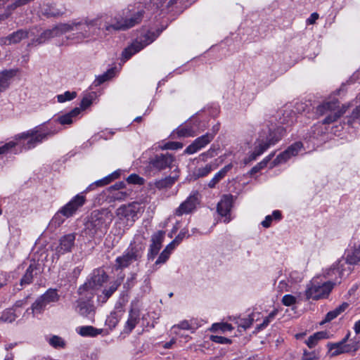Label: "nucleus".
Returning a JSON list of instances; mask_svg holds the SVG:
<instances>
[{
  "label": "nucleus",
  "mask_w": 360,
  "mask_h": 360,
  "mask_svg": "<svg viewBox=\"0 0 360 360\" xmlns=\"http://www.w3.org/2000/svg\"><path fill=\"white\" fill-rule=\"evenodd\" d=\"M99 19L86 18L82 20L74 19L67 22L58 23L51 29L44 30L39 37H33L31 43L41 44L47 40L70 33L68 39L78 43L98 33Z\"/></svg>",
  "instance_id": "nucleus-1"
},
{
  "label": "nucleus",
  "mask_w": 360,
  "mask_h": 360,
  "mask_svg": "<svg viewBox=\"0 0 360 360\" xmlns=\"http://www.w3.org/2000/svg\"><path fill=\"white\" fill-rule=\"evenodd\" d=\"M284 132V128L280 126H266L265 128L262 129L258 139L255 143L253 151L251 152L248 158L244 160L245 163L248 164L255 160L257 157L261 155L269 147L275 145L282 138Z\"/></svg>",
  "instance_id": "nucleus-2"
},
{
  "label": "nucleus",
  "mask_w": 360,
  "mask_h": 360,
  "mask_svg": "<svg viewBox=\"0 0 360 360\" xmlns=\"http://www.w3.org/2000/svg\"><path fill=\"white\" fill-rule=\"evenodd\" d=\"M60 129L53 123H44L33 129L23 132L22 136H27L28 141L26 142L27 148H33L43 141L47 140L60 131Z\"/></svg>",
  "instance_id": "nucleus-3"
},
{
  "label": "nucleus",
  "mask_w": 360,
  "mask_h": 360,
  "mask_svg": "<svg viewBox=\"0 0 360 360\" xmlns=\"http://www.w3.org/2000/svg\"><path fill=\"white\" fill-rule=\"evenodd\" d=\"M144 239L138 236L131 243L128 248L115 259L116 269L127 268L133 263L137 262L141 257L145 249Z\"/></svg>",
  "instance_id": "nucleus-4"
},
{
  "label": "nucleus",
  "mask_w": 360,
  "mask_h": 360,
  "mask_svg": "<svg viewBox=\"0 0 360 360\" xmlns=\"http://www.w3.org/2000/svg\"><path fill=\"white\" fill-rule=\"evenodd\" d=\"M111 216L108 213L94 212L85 224V232L90 237L103 236L110 224Z\"/></svg>",
  "instance_id": "nucleus-5"
},
{
  "label": "nucleus",
  "mask_w": 360,
  "mask_h": 360,
  "mask_svg": "<svg viewBox=\"0 0 360 360\" xmlns=\"http://www.w3.org/2000/svg\"><path fill=\"white\" fill-rule=\"evenodd\" d=\"M141 209V205L136 202L121 205L116 210V224L123 230L131 226L136 220L137 214Z\"/></svg>",
  "instance_id": "nucleus-6"
},
{
  "label": "nucleus",
  "mask_w": 360,
  "mask_h": 360,
  "mask_svg": "<svg viewBox=\"0 0 360 360\" xmlns=\"http://www.w3.org/2000/svg\"><path fill=\"white\" fill-rule=\"evenodd\" d=\"M107 279L108 276L103 271H94L90 279L79 288V294L82 295L83 297L93 298Z\"/></svg>",
  "instance_id": "nucleus-7"
},
{
  "label": "nucleus",
  "mask_w": 360,
  "mask_h": 360,
  "mask_svg": "<svg viewBox=\"0 0 360 360\" xmlns=\"http://www.w3.org/2000/svg\"><path fill=\"white\" fill-rule=\"evenodd\" d=\"M352 272L350 266L344 264L343 258L338 259L330 267L323 271V276L328 279L326 282H331L333 287L341 283L343 277L348 276Z\"/></svg>",
  "instance_id": "nucleus-8"
},
{
  "label": "nucleus",
  "mask_w": 360,
  "mask_h": 360,
  "mask_svg": "<svg viewBox=\"0 0 360 360\" xmlns=\"http://www.w3.org/2000/svg\"><path fill=\"white\" fill-rule=\"evenodd\" d=\"M319 278H314L308 284L305 291V295L307 300H319L327 297L333 288L331 282L319 281Z\"/></svg>",
  "instance_id": "nucleus-9"
},
{
  "label": "nucleus",
  "mask_w": 360,
  "mask_h": 360,
  "mask_svg": "<svg viewBox=\"0 0 360 360\" xmlns=\"http://www.w3.org/2000/svg\"><path fill=\"white\" fill-rule=\"evenodd\" d=\"M206 128L205 123H202L197 117H193L176 129L173 131V136L176 137H193L202 132Z\"/></svg>",
  "instance_id": "nucleus-10"
},
{
  "label": "nucleus",
  "mask_w": 360,
  "mask_h": 360,
  "mask_svg": "<svg viewBox=\"0 0 360 360\" xmlns=\"http://www.w3.org/2000/svg\"><path fill=\"white\" fill-rule=\"evenodd\" d=\"M346 112L345 106L340 108L337 100L324 102L317 108V112L321 115H326L323 124H330L336 121Z\"/></svg>",
  "instance_id": "nucleus-11"
},
{
  "label": "nucleus",
  "mask_w": 360,
  "mask_h": 360,
  "mask_svg": "<svg viewBox=\"0 0 360 360\" xmlns=\"http://www.w3.org/2000/svg\"><path fill=\"white\" fill-rule=\"evenodd\" d=\"M99 19L98 30H103L107 33L113 31L124 30V16L118 13L115 15H101L96 17Z\"/></svg>",
  "instance_id": "nucleus-12"
},
{
  "label": "nucleus",
  "mask_w": 360,
  "mask_h": 360,
  "mask_svg": "<svg viewBox=\"0 0 360 360\" xmlns=\"http://www.w3.org/2000/svg\"><path fill=\"white\" fill-rule=\"evenodd\" d=\"M23 132L15 136L13 139L2 146H0V155L8 153H18L22 150H30L26 148V142L28 141L27 136H22Z\"/></svg>",
  "instance_id": "nucleus-13"
},
{
  "label": "nucleus",
  "mask_w": 360,
  "mask_h": 360,
  "mask_svg": "<svg viewBox=\"0 0 360 360\" xmlns=\"http://www.w3.org/2000/svg\"><path fill=\"white\" fill-rule=\"evenodd\" d=\"M356 339H342L341 341L328 344V351L330 356H336L344 352H350L357 349Z\"/></svg>",
  "instance_id": "nucleus-14"
},
{
  "label": "nucleus",
  "mask_w": 360,
  "mask_h": 360,
  "mask_svg": "<svg viewBox=\"0 0 360 360\" xmlns=\"http://www.w3.org/2000/svg\"><path fill=\"white\" fill-rule=\"evenodd\" d=\"M200 194L197 191L192 192L190 195L176 209L175 214L177 216H182L183 214L191 213L196 209L197 206L200 204Z\"/></svg>",
  "instance_id": "nucleus-15"
},
{
  "label": "nucleus",
  "mask_w": 360,
  "mask_h": 360,
  "mask_svg": "<svg viewBox=\"0 0 360 360\" xmlns=\"http://www.w3.org/2000/svg\"><path fill=\"white\" fill-rule=\"evenodd\" d=\"M174 162V158L169 153L157 155L154 158L151 159L148 164L150 173L155 174L161 170L169 167Z\"/></svg>",
  "instance_id": "nucleus-16"
},
{
  "label": "nucleus",
  "mask_w": 360,
  "mask_h": 360,
  "mask_svg": "<svg viewBox=\"0 0 360 360\" xmlns=\"http://www.w3.org/2000/svg\"><path fill=\"white\" fill-rule=\"evenodd\" d=\"M66 12V8L62 4H58L53 1H44L39 6V13L48 18L49 17H60L64 15Z\"/></svg>",
  "instance_id": "nucleus-17"
},
{
  "label": "nucleus",
  "mask_w": 360,
  "mask_h": 360,
  "mask_svg": "<svg viewBox=\"0 0 360 360\" xmlns=\"http://www.w3.org/2000/svg\"><path fill=\"white\" fill-rule=\"evenodd\" d=\"M36 34V28H32L29 30H18L9 34L7 37L0 38V45L8 46L20 42L23 39L34 37Z\"/></svg>",
  "instance_id": "nucleus-18"
},
{
  "label": "nucleus",
  "mask_w": 360,
  "mask_h": 360,
  "mask_svg": "<svg viewBox=\"0 0 360 360\" xmlns=\"http://www.w3.org/2000/svg\"><path fill=\"white\" fill-rule=\"evenodd\" d=\"M303 145L301 142H295L290 146L285 151L280 153L271 163V166L283 164L286 162L291 158L297 155L300 153L302 152Z\"/></svg>",
  "instance_id": "nucleus-19"
},
{
  "label": "nucleus",
  "mask_w": 360,
  "mask_h": 360,
  "mask_svg": "<svg viewBox=\"0 0 360 360\" xmlns=\"http://www.w3.org/2000/svg\"><path fill=\"white\" fill-rule=\"evenodd\" d=\"M214 138V133L207 132L195 139L184 150L185 154L192 155L206 147Z\"/></svg>",
  "instance_id": "nucleus-20"
},
{
  "label": "nucleus",
  "mask_w": 360,
  "mask_h": 360,
  "mask_svg": "<svg viewBox=\"0 0 360 360\" xmlns=\"http://www.w3.org/2000/svg\"><path fill=\"white\" fill-rule=\"evenodd\" d=\"M27 304V298L18 300L12 308L0 314V321L11 323L21 314V308Z\"/></svg>",
  "instance_id": "nucleus-21"
},
{
  "label": "nucleus",
  "mask_w": 360,
  "mask_h": 360,
  "mask_svg": "<svg viewBox=\"0 0 360 360\" xmlns=\"http://www.w3.org/2000/svg\"><path fill=\"white\" fill-rule=\"evenodd\" d=\"M233 205V197L230 195H224L217 204V212L223 217L224 223L231 221L230 211Z\"/></svg>",
  "instance_id": "nucleus-22"
},
{
  "label": "nucleus",
  "mask_w": 360,
  "mask_h": 360,
  "mask_svg": "<svg viewBox=\"0 0 360 360\" xmlns=\"http://www.w3.org/2000/svg\"><path fill=\"white\" fill-rule=\"evenodd\" d=\"M165 238V232L159 231L151 236V244L148 253V259H154L162 248Z\"/></svg>",
  "instance_id": "nucleus-23"
},
{
  "label": "nucleus",
  "mask_w": 360,
  "mask_h": 360,
  "mask_svg": "<svg viewBox=\"0 0 360 360\" xmlns=\"http://www.w3.org/2000/svg\"><path fill=\"white\" fill-rule=\"evenodd\" d=\"M76 235L68 233L62 236L59 240V244L56 248V253L59 255L70 252L75 245Z\"/></svg>",
  "instance_id": "nucleus-24"
},
{
  "label": "nucleus",
  "mask_w": 360,
  "mask_h": 360,
  "mask_svg": "<svg viewBox=\"0 0 360 360\" xmlns=\"http://www.w3.org/2000/svg\"><path fill=\"white\" fill-rule=\"evenodd\" d=\"M143 12L142 10L131 12L129 9L124 11L122 15L124 16V30L129 29L139 24L143 18Z\"/></svg>",
  "instance_id": "nucleus-25"
},
{
  "label": "nucleus",
  "mask_w": 360,
  "mask_h": 360,
  "mask_svg": "<svg viewBox=\"0 0 360 360\" xmlns=\"http://www.w3.org/2000/svg\"><path fill=\"white\" fill-rule=\"evenodd\" d=\"M186 331H191V333H193L195 328L192 326L191 321L183 320L171 328L169 335L183 337L185 335Z\"/></svg>",
  "instance_id": "nucleus-26"
},
{
  "label": "nucleus",
  "mask_w": 360,
  "mask_h": 360,
  "mask_svg": "<svg viewBox=\"0 0 360 360\" xmlns=\"http://www.w3.org/2000/svg\"><path fill=\"white\" fill-rule=\"evenodd\" d=\"M79 296L77 307L78 312L84 316H91L94 311V307L90 302L92 298L83 297L82 295Z\"/></svg>",
  "instance_id": "nucleus-27"
},
{
  "label": "nucleus",
  "mask_w": 360,
  "mask_h": 360,
  "mask_svg": "<svg viewBox=\"0 0 360 360\" xmlns=\"http://www.w3.org/2000/svg\"><path fill=\"white\" fill-rule=\"evenodd\" d=\"M80 113L81 109L79 108H75L67 113L58 115L54 122L59 123L61 125H71L77 120Z\"/></svg>",
  "instance_id": "nucleus-28"
},
{
  "label": "nucleus",
  "mask_w": 360,
  "mask_h": 360,
  "mask_svg": "<svg viewBox=\"0 0 360 360\" xmlns=\"http://www.w3.org/2000/svg\"><path fill=\"white\" fill-rule=\"evenodd\" d=\"M344 264L347 266L350 265L360 264V245L351 248L345 252Z\"/></svg>",
  "instance_id": "nucleus-29"
},
{
  "label": "nucleus",
  "mask_w": 360,
  "mask_h": 360,
  "mask_svg": "<svg viewBox=\"0 0 360 360\" xmlns=\"http://www.w3.org/2000/svg\"><path fill=\"white\" fill-rule=\"evenodd\" d=\"M77 335L80 336L95 337L98 335H107L103 329H97L91 326H78L75 328Z\"/></svg>",
  "instance_id": "nucleus-30"
},
{
  "label": "nucleus",
  "mask_w": 360,
  "mask_h": 360,
  "mask_svg": "<svg viewBox=\"0 0 360 360\" xmlns=\"http://www.w3.org/2000/svg\"><path fill=\"white\" fill-rule=\"evenodd\" d=\"M15 75V70H5L0 72V93L8 88L11 80Z\"/></svg>",
  "instance_id": "nucleus-31"
},
{
  "label": "nucleus",
  "mask_w": 360,
  "mask_h": 360,
  "mask_svg": "<svg viewBox=\"0 0 360 360\" xmlns=\"http://www.w3.org/2000/svg\"><path fill=\"white\" fill-rule=\"evenodd\" d=\"M139 321V312L136 310L131 309L129 311V317L124 325V333L128 335L136 326Z\"/></svg>",
  "instance_id": "nucleus-32"
},
{
  "label": "nucleus",
  "mask_w": 360,
  "mask_h": 360,
  "mask_svg": "<svg viewBox=\"0 0 360 360\" xmlns=\"http://www.w3.org/2000/svg\"><path fill=\"white\" fill-rule=\"evenodd\" d=\"M143 49V46H141V42H139L138 40H136L123 51L122 54V60L124 61L129 60L133 55Z\"/></svg>",
  "instance_id": "nucleus-33"
},
{
  "label": "nucleus",
  "mask_w": 360,
  "mask_h": 360,
  "mask_svg": "<svg viewBox=\"0 0 360 360\" xmlns=\"http://www.w3.org/2000/svg\"><path fill=\"white\" fill-rule=\"evenodd\" d=\"M119 174H120V172L115 171V172H112V174L105 176L104 178H103L100 180H98V181L94 182L93 184H90L88 186V188L86 189L85 191L86 192V191H91V190L94 189V188L96 186H103L105 185H107V184H110L114 179H117L119 176Z\"/></svg>",
  "instance_id": "nucleus-34"
},
{
  "label": "nucleus",
  "mask_w": 360,
  "mask_h": 360,
  "mask_svg": "<svg viewBox=\"0 0 360 360\" xmlns=\"http://www.w3.org/2000/svg\"><path fill=\"white\" fill-rule=\"evenodd\" d=\"M233 329V327L226 322H218L213 323L211 327L208 329L210 332L222 335L226 332H231Z\"/></svg>",
  "instance_id": "nucleus-35"
},
{
  "label": "nucleus",
  "mask_w": 360,
  "mask_h": 360,
  "mask_svg": "<svg viewBox=\"0 0 360 360\" xmlns=\"http://www.w3.org/2000/svg\"><path fill=\"white\" fill-rule=\"evenodd\" d=\"M177 178V175L173 176H167L162 179L155 181L153 184L150 183L149 186L152 188V186H154L159 190L170 188L175 183Z\"/></svg>",
  "instance_id": "nucleus-36"
},
{
  "label": "nucleus",
  "mask_w": 360,
  "mask_h": 360,
  "mask_svg": "<svg viewBox=\"0 0 360 360\" xmlns=\"http://www.w3.org/2000/svg\"><path fill=\"white\" fill-rule=\"evenodd\" d=\"M46 305L44 302L41 300L40 297H38L35 302L32 304L30 309H27L25 312L23 316H26V315L32 313L33 316H37L43 313L46 308Z\"/></svg>",
  "instance_id": "nucleus-37"
},
{
  "label": "nucleus",
  "mask_w": 360,
  "mask_h": 360,
  "mask_svg": "<svg viewBox=\"0 0 360 360\" xmlns=\"http://www.w3.org/2000/svg\"><path fill=\"white\" fill-rule=\"evenodd\" d=\"M120 283L114 282L112 283L108 288L104 289L102 293L98 295V301L101 303H105L109 297L117 290Z\"/></svg>",
  "instance_id": "nucleus-38"
},
{
  "label": "nucleus",
  "mask_w": 360,
  "mask_h": 360,
  "mask_svg": "<svg viewBox=\"0 0 360 360\" xmlns=\"http://www.w3.org/2000/svg\"><path fill=\"white\" fill-rule=\"evenodd\" d=\"M232 168V165L229 164L224 167L221 169H220L217 173H216L214 177L209 181L208 186L210 188H214L215 185L222 179L226 173Z\"/></svg>",
  "instance_id": "nucleus-39"
},
{
  "label": "nucleus",
  "mask_w": 360,
  "mask_h": 360,
  "mask_svg": "<svg viewBox=\"0 0 360 360\" xmlns=\"http://www.w3.org/2000/svg\"><path fill=\"white\" fill-rule=\"evenodd\" d=\"M39 297L46 306L51 303L56 302L59 300V295L55 289H49Z\"/></svg>",
  "instance_id": "nucleus-40"
},
{
  "label": "nucleus",
  "mask_w": 360,
  "mask_h": 360,
  "mask_svg": "<svg viewBox=\"0 0 360 360\" xmlns=\"http://www.w3.org/2000/svg\"><path fill=\"white\" fill-rule=\"evenodd\" d=\"M124 182H119L116 183L115 185L110 187L111 190H115L116 192L112 194V197L115 200H123L128 195L129 193L127 191H124L122 189L124 188Z\"/></svg>",
  "instance_id": "nucleus-41"
},
{
  "label": "nucleus",
  "mask_w": 360,
  "mask_h": 360,
  "mask_svg": "<svg viewBox=\"0 0 360 360\" xmlns=\"http://www.w3.org/2000/svg\"><path fill=\"white\" fill-rule=\"evenodd\" d=\"M159 34L160 32L158 31H148L138 41L141 42V46H143L144 48L154 41Z\"/></svg>",
  "instance_id": "nucleus-42"
},
{
  "label": "nucleus",
  "mask_w": 360,
  "mask_h": 360,
  "mask_svg": "<svg viewBox=\"0 0 360 360\" xmlns=\"http://www.w3.org/2000/svg\"><path fill=\"white\" fill-rule=\"evenodd\" d=\"M86 197L84 193H79L74 196L69 202L70 206L72 207L77 212L85 204Z\"/></svg>",
  "instance_id": "nucleus-43"
},
{
  "label": "nucleus",
  "mask_w": 360,
  "mask_h": 360,
  "mask_svg": "<svg viewBox=\"0 0 360 360\" xmlns=\"http://www.w3.org/2000/svg\"><path fill=\"white\" fill-rule=\"evenodd\" d=\"M348 304L346 302L342 303L341 305L336 307L335 309L329 311L325 319V322L330 321L335 318H336L338 315L345 311V309L348 307Z\"/></svg>",
  "instance_id": "nucleus-44"
},
{
  "label": "nucleus",
  "mask_w": 360,
  "mask_h": 360,
  "mask_svg": "<svg viewBox=\"0 0 360 360\" xmlns=\"http://www.w3.org/2000/svg\"><path fill=\"white\" fill-rule=\"evenodd\" d=\"M281 219V212L278 211V210H274L272 212L271 215H267L265 217L264 220H263L262 221L261 224L264 228H269L271 226L273 219L280 220Z\"/></svg>",
  "instance_id": "nucleus-45"
},
{
  "label": "nucleus",
  "mask_w": 360,
  "mask_h": 360,
  "mask_svg": "<svg viewBox=\"0 0 360 360\" xmlns=\"http://www.w3.org/2000/svg\"><path fill=\"white\" fill-rule=\"evenodd\" d=\"M175 343L174 339H171L169 341H161L155 345V348L157 352L163 354L164 350L170 349Z\"/></svg>",
  "instance_id": "nucleus-46"
},
{
  "label": "nucleus",
  "mask_w": 360,
  "mask_h": 360,
  "mask_svg": "<svg viewBox=\"0 0 360 360\" xmlns=\"http://www.w3.org/2000/svg\"><path fill=\"white\" fill-rule=\"evenodd\" d=\"M77 96V93L75 91H67L63 94H58L56 96L57 101L58 103H65L66 101H70L75 98Z\"/></svg>",
  "instance_id": "nucleus-47"
},
{
  "label": "nucleus",
  "mask_w": 360,
  "mask_h": 360,
  "mask_svg": "<svg viewBox=\"0 0 360 360\" xmlns=\"http://www.w3.org/2000/svg\"><path fill=\"white\" fill-rule=\"evenodd\" d=\"M33 271L34 268L32 265H30L29 267L27 269L25 275L20 280V285L22 286L24 285H28L31 283L33 278Z\"/></svg>",
  "instance_id": "nucleus-48"
},
{
  "label": "nucleus",
  "mask_w": 360,
  "mask_h": 360,
  "mask_svg": "<svg viewBox=\"0 0 360 360\" xmlns=\"http://www.w3.org/2000/svg\"><path fill=\"white\" fill-rule=\"evenodd\" d=\"M252 319L247 318V319H240L236 321L238 327V331L240 333L242 330H245L247 328H250L252 324Z\"/></svg>",
  "instance_id": "nucleus-49"
},
{
  "label": "nucleus",
  "mask_w": 360,
  "mask_h": 360,
  "mask_svg": "<svg viewBox=\"0 0 360 360\" xmlns=\"http://www.w3.org/2000/svg\"><path fill=\"white\" fill-rule=\"evenodd\" d=\"M217 149L214 147H210L209 150H207L206 152H204L201 153L199 155V158L200 160L203 162H206L208 159L212 158L215 155H217Z\"/></svg>",
  "instance_id": "nucleus-50"
},
{
  "label": "nucleus",
  "mask_w": 360,
  "mask_h": 360,
  "mask_svg": "<svg viewBox=\"0 0 360 360\" xmlns=\"http://www.w3.org/2000/svg\"><path fill=\"white\" fill-rule=\"evenodd\" d=\"M303 278L302 274L297 271H292L288 275V282L295 284L300 282Z\"/></svg>",
  "instance_id": "nucleus-51"
},
{
  "label": "nucleus",
  "mask_w": 360,
  "mask_h": 360,
  "mask_svg": "<svg viewBox=\"0 0 360 360\" xmlns=\"http://www.w3.org/2000/svg\"><path fill=\"white\" fill-rule=\"evenodd\" d=\"M356 122H360V105L352 111V115L347 119L349 125H352Z\"/></svg>",
  "instance_id": "nucleus-52"
},
{
  "label": "nucleus",
  "mask_w": 360,
  "mask_h": 360,
  "mask_svg": "<svg viewBox=\"0 0 360 360\" xmlns=\"http://www.w3.org/2000/svg\"><path fill=\"white\" fill-rule=\"evenodd\" d=\"M68 217H65L63 215V213L61 212V210L60 209L53 216V217L51 219V222L55 226H60L67 219Z\"/></svg>",
  "instance_id": "nucleus-53"
},
{
  "label": "nucleus",
  "mask_w": 360,
  "mask_h": 360,
  "mask_svg": "<svg viewBox=\"0 0 360 360\" xmlns=\"http://www.w3.org/2000/svg\"><path fill=\"white\" fill-rule=\"evenodd\" d=\"M281 302L285 306L292 307L297 303V297L290 294L285 295L283 297Z\"/></svg>",
  "instance_id": "nucleus-54"
},
{
  "label": "nucleus",
  "mask_w": 360,
  "mask_h": 360,
  "mask_svg": "<svg viewBox=\"0 0 360 360\" xmlns=\"http://www.w3.org/2000/svg\"><path fill=\"white\" fill-rule=\"evenodd\" d=\"M278 311L276 309L272 311L268 316H266L264 320L262 323L259 324L257 326V329H263L264 328L266 327L269 323L275 318L276 315L277 314Z\"/></svg>",
  "instance_id": "nucleus-55"
},
{
  "label": "nucleus",
  "mask_w": 360,
  "mask_h": 360,
  "mask_svg": "<svg viewBox=\"0 0 360 360\" xmlns=\"http://www.w3.org/2000/svg\"><path fill=\"white\" fill-rule=\"evenodd\" d=\"M61 212L63 213V215L66 217H71L74 216L77 211L73 209L72 207L70 206V204L67 202L65 205H63L61 208Z\"/></svg>",
  "instance_id": "nucleus-56"
},
{
  "label": "nucleus",
  "mask_w": 360,
  "mask_h": 360,
  "mask_svg": "<svg viewBox=\"0 0 360 360\" xmlns=\"http://www.w3.org/2000/svg\"><path fill=\"white\" fill-rule=\"evenodd\" d=\"M213 169L211 164H207L203 167L198 168L195 174L198 177H202L207 175Z\"/></svg>",
  "instance_id": "nucleus-57"
},
{
  "label": "nucleus",
  "mask_w": 360,
  "mask_h": 360,
  "mask_svg": "<svg viewBox=\"0 0 360 360\" xmlns=\"http://www.w3.org/2000/svg\"><path fill=\"white\" fill-rule=\"evenodd\" d=\"M114 74V70L111 69L108 70L105 74L100 75L97 77L96 82H97V85L101 84L102 83L105 82V81L110 79L111 77H113Z\"/></svg>",
  "instance_id": "nucleus-58"
},
{
  "label": "nucleus",
  "mask_w": 360,
  "mask_h": 360,
  "mask_svg": "<svg viewBox=\"0 0 360 360\" xmlns=\"http://www.w3.org/2000/svg\"><path fill=\"white\" fill-rule=\"evenodd\" d=\"M127 181L129 184L142 185L144 183V179L136 174H132L128 176Z\"/></svg>",
  "instance_id": "nucleus-59"
},
{
  "label": "nucleus",
  "mask_w": 360,
  "mask_h": 360,
  "mask_svg": "<svg viewBox=\"0 0 360 360\" xmlns=\"http://www.w3.org/2000/svg\"><path fill=\"white\" fill-rule=\"evenodd\" d=\"M270 159H271V156L269 155V156L266 157L265 159H264L262 162L258 163L257 165L253 167L251 169V174H256L257 172L260 171L262 169L265 167L267 165V162L269 161Z\"/></svg>",
  "instance_id": "nucleus-60"
},
{
  "label": "nucleus",
  "mask_w": 360,
  "mask_h": 360,
  "mask_svg": "<svg viewBox=\"0 0 360 360\" xmlns=\"http://www.w3.org/2000/svg\"><path fill=\"white\" fill-rule=\"evenodd\" d=\"M49 344L55 349L64 348L65 342L63 339H48Z\"/></svg>",
  "instance_id": "nucleus-61"
},
{
  "label": "nucleus",
  "mask_w": 360,
  "mask_h": 360,
  "mask_svg": "<svg viewBox=\"0 0 360 360\" xmlns=\"http://www.w3.org/2000/svg\"><path fill=\"white\" fill-rule=\"evenodd\" d=\"M93 99L94 96L92 95L89 94L85 96L81 101L79 108L81 109V111L89 107L92 103Z\"/></svg>",
  "instance_id": "nucleus-62"
},
{
  "label": "nucleus",
  "mask_w": 360,
  "mask_h": 360,
  "mask_svg": "<svg viewBox=\"0 0 360 360\" xmlns=\"http://www.w3.org/2000/svg\"><path fill=\"white\" fill-rule=\"evenodd\" d=\"M169 254L163 250L155 261V265L158 266L165 263L169 258Z\"/></svg>",
  "instance_id": "nucleus-63"
},
{
  "label": "nucleus",
  "mask_w": 360,
  "mask_h": 360,
  "mask_svg": "<svg viewBox=\"0 0 360 360\" xmlns=\"http://www.w3.org/2000/svg\"><path fill=\"white\" fill-rule=\"evenodd\" d=\"M291 285L292 284L288 282V278L287 281L282 279L279 281L278 288L281 291H288L291 287Z\"/></svg>",
  "instance_id": "nucleus-64"
}]
</instances>
